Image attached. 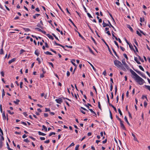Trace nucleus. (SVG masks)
I'll use <instances>...</instances> for the list:
<instances>
[{
	"label": "nucleus",
	"mask_w": 150,
	"mask_h": 150,
	"mask_svg": "<svg viewBox=\"0 0 150 150\" xmlns=\"http://www.w3.org/2000/svg\"><path fill=\"white\" fill-rule=\"evenodd\" d=\"M130 71L132 74L133 75L132 77L140 85H143L145 82L132 69H130Z\"/></svg>",
	"instance_id": "1"
},
{
	"label": "nucleus",
	"mask_w": 150,
	"mask_h": 150,
	"mask_svg": "<svg viewBox=\"0 0 150 150\" xmlns=\"http://www.w3.org/2000/svg\"><path fill=\"white\" fill-rule=\"evenodd\" d=\"M114 62L115 65L118 68H120L122 66V64L121 62L117 60H115Z\"/></svg>",
	"instance_id": "2"
},
{
	"label": "nucleus",
	"mask_w": 150,
	"mask_h": 150,
	"mask_svg": "<svg viewBox=\"0 0 150 150\" xmlns=\"http://www.w3.org/2000/svg\"><path fill=\"white\" fill-rule=\"evenodd\" d=\"M133 69L135 71H136L138 74H139L142 77H143V78H144L145 79L146 78V77L144 74H143V73L139 71H138L137 70L135 69Z\"/></svg>",
	"instance_id": "3"
},
{
	"label": "nucleus",
	"mask_w": 150,
	"mask_h": 150,
	"mask_svg": "<svg viewBox=\"0 0 150 150\" xmlns=\"http://www.w3.org/2000/svg\"><path fill=\"white\" fill-rule=\"evenodd\" d=\"M122 62L125 68H126L127 69H129V67L128 65L126 63L125 59L124 58H123L122 59Z\"/></svg>",
	"instance_id": "4"
},
{
	"label": "nucleus",
	"mask_w": 150,
	"mask_h": 150,
	"mask_svg": "<svg viewBox=\"0 0 150 150\" xmlns=\"http://www.w3.org/2000/svg\"><path fill=\"white\" fill-rule=\"evenodd\" d=\"M103 41V42L106 45V47H107L108 48V50L109 52H110V53L112 55H113V54H112V53L110 49V48L109 47V46H108V44L107 43L105 42V40H104L103 39V38H102L101 39Z\"/></svg>",
	"instance_id": "5"
},
{
	"label": "nucleus",
	"mask_w": 150,
	"mask_h": 150,
	"mask_svg": "<svg viewBox=\"0 0 150 150\" xmlns=\"http://www.w3.org/2000/svg\"><path fill=\"white\" fill-rule=\"evenodd\" d=\"M55 101L57 103L59 104H61L63 102L62 98H59L58 99H56Z\"/></svg>",
	"instance_id": "6"
},
{
	"label": "nucleus",
	"mask_w": 150,
	"mask_h": 150,
	"mask_svg": "<svg viewBox=\"0 0 150 150\" xmlns=\"http://www.w3.org/2000/svg\"><path fill=\"white\" fill-rule=\"evenodd\" d=\"M123 121L120 122V127L124 130H126V128L123 124Z\"/></svg>",
	"instance_id": "7"
},
{
	"label": "nucleus",
	"mask_w": 150,
	"mask_h": 150,
	"mask_svg": "<svg viewBox=\"0 0 150 150\" xmlns=\"http://www.w3.org/2000/svg\"><path fill=\"white\" fill-rule=\"evenodd\" d=\"M108 23L109 24V27H110H110H112V28L113 30H115V31H116V29H115V28L112 25V24H111V23H110V22L109 21H108Z\"/></svg>",
	"instance_id": "8"
},
{
	"label": "nucleus",
	"mask_w": 150,
	"mask_h": 150,
	"mask_svg": "<svg viewBox=\"0 0 150 150\" xmlns=\"http://www.w3.org/2000/svg\"><path fill=\"white\" fill-rule=\"evenodd\" d=\"M16 60V58H13L12 59H11V60H10L9 62H8V63L9 64H11L12 62H13L15 61Z\"/></svg>",
	"instance_id": "9"
},
{
	"label": "nucleus",
	"mask_w": 150,
	"mask_h": 150,
	"mask_svg": "<svg viewBox=\"0 0 150 150\" xmlns=\"http://www.w3.org/2000/svg\"><path fill=\"white\" fill-rule=\"evenodd\" d=\"M129 45L131 50L134 51V52H135L134 49L133 48V46H132V45L131 44V43H130V44H129Z\"/></svg>",
	"instance_id": "10"
},
{
	"label": "nucleus",
	"mask_w": 150,
	"mask_h": 150,
	"mask_svg": "<svg viewBox=\"0 0 150 150\" xmlns=\"http://www.w3.org/2000/svg\"><path fill=\"white\" fill-rule=\"evenodd\" d=\"M46 35L50 39H52V40H53L54 39V38L51 35L49 34H47Z\"/></svg>",
	"instance_id": "11"
},
{
	"label": "nucleus",
	"mask_w": 150,
	"mask_h": 150,
	"mask_svg": "<svg viewBox=\"0 0 150 150\" xmlns=\"http://www.w3.org/2000/svg\"><path fill=\"white\" fill-rule=\"evenodd\" d=\"M132 134L133 137H134V141H136L138 142L139 141L137 138L135 137V135L133 133H132Z\"/></svg>",
	"instance_id": "12"
},
{
	"label": "nucleus",
	"mask_w": 150,
	"mask_h": 150,
	"mask_svg": "<svg viewBox=\"0 0 150 150\" xmlns=\"http://www.w3.org/2000/svg\"><path fill=\"white\" fill-rule=\"evenodd\" d=\"M89 110L91 112L92 114H93V116H96L97 115L96 114V113L92 109H89Z\"/></svg>",
	"instance_id": "13"
},
{
	"label": "nucleus",
	"mask_w": 150,
	"mask_h": 150,
	"mask_svg": "<svg viewBox=\"0 0 150 150\" xmlns=\"http://www.w3.org/2000/svg\"><path fill=\"white\" fill-rule=\"evenodd\" d=\"M127 28H128L132 32H133V30L132 28L129 25H128L127 26Z\"/></svg>",
	"instance_id": "14"
},
{
	"label": "nucleus",
	"mask_w": 150,
	"mask_h": 150,
	"mask_svg": "<svg viewBox=\"0 0 150 150\" xmlns=\"http://www.w3.org/2000/svg\"><path fill=\"white\" fill-rule=\"evenodd\" d=\"M134 60L138 64H141V63L138 60L137 57H134Z\"/></svg>",
	"instance_id": "15"
},
{
	"label": "nucleus",
	"mask_w": 150,
	"mask_h": 150,
	"mask_svg": "<svg viewBox=\"0 0 150 150\" xmlns=\"http://www.w3.org/2000/svg\"><path fill=\"white\" fill-rule=\"evenodd\" d=\"M69 20L71 23L77 29H78V28H77V27L75 25V24H74V23H73V22L72 21V20L71 19L69 18Z\"/></svg>",
	"instance_id": "16"
},
{
	"label": "nucleus",
	"mask_w": 150,
	"mask_h": 150,
	"mask_svg": "<svg viewBox=\"0 0 150 150\" xmlns=\"http://www.w3.org/2000/svg\"><path fill=\"white\" fill-rule=\"evenodd\" d=\"M102 24L103 25V27H105L106 26H109V24H108L104 22V21L103 22Z\"/></svg>",
	"instance_id": "17"
},
{
	"label": "nucleus",
	"mask_w": 150,
	"mask_h": 150,
	"mask_svg": "<svg viewBox=\"0 0 150 150\" xmlns=\"http://www.w3.org/2000/svg\"><path fill=\"white\" fill-rule=\"evenodd\" d=\"M75 60L74 59H73L71 61V62L72 64L75 66V67H77V65L74 62H75Z\"/></svg>",
	"instance_id": "18"
},
{
	"label": "nucleus",
	"mask_w": 150,
	"mask_h": 150,
	"mask_svg": "<svg viewBox=\"0 0 150 150\" xmlns=\"http://www.w3.org/2000/svg\"><path fill=\"white\" fill-rule=\"evenodd\" d=\"M35 55H36L37 56H38L39 55V50H38L37 49L36 50L35 52Z\"/></svg>",
	"instance_id": "19"
},
{
	"label": "nucleus",
	"mask_w": 150,
	"mask_h": 150,
	"mask_svg": "<svg viewBox=\"0 0 150 150\" xmlns=\"http://www.w3.org/2000/svg\"><path fill=\"white\" fill-rule=\"evenodd\" d=\"M87 26H88V27L90 29V30H91V32L92 33H93V30L91 28L90 26L89 25V23H87Z\"/></svg>",
	"instance_id": "20"
},
{
	"label": "nucleus",
	"mask_w": 150,
	"mask_h": 150,
	"mask_svg": "<svg viewBox=\"0 0 150 150\" xmlns=\"http://www.w3.org/2000/svg\"><path fill=\"white\" fill-rule=\"evenodd\" d=\"M38 133L39 135L45 136L46 135L43 132H41L40 131H38Z\"/></svg>",
	"instance_id": "21"
},
{
	"label": "nucleus",
	"mask_w": 150,
	"mask_h": 150,
	"mask_svg": "<svg viewBox=\"0 0 150 150\" xmlns=\"http://www.w3.org/2000/svg\"><path fill=\"white\" fill-rule=\"evenodd\" d=\"M137 55L138 56V57L139 59L141 61V62H144V60L143 59L141 58V57L140 56H139L138 54H137Z\"/></svg>",
	"instance_id": "22"
},
{
	"label": "nucleus",
	"mask_w": 150,
	"mask_h": 150,
	"mask_svg": "<svg viewBox=\"0 0 150 150\" xmlns=\"http://www.w3.org/2000/svg\"><path fill=\"white\" fill-rule=\"evenodd\" d=\"M88 48L90 51V52H91V53H92L93 54V55H95V54L93 52V51H92V50H91V49L89 47H88Z\"/></svg>",
	"instance_id": "23"
},
{
	"label": "nucleus",
	"mask_w": 150,
	"mask_h": 150,
	"mask_svg": "<svg viewBox=\"0 0 150 150\" xmlns=\"http://www.w3.org/2000/svg\"><path fill=\"white\" fill-rule=\"evenodd\" d=\"M20 101L19 100L16 99V101H13V103L16 105H18V103H19L20 102Z\"/></svg>",
	"instance_id": "24"
},
{
	"label": "nucleus",
	"mask_w": 150,
	"mask_h": 150,
	"mask_svg": "<svg viewBox=\"0 0 150 150\" xmlns=\"http://www.w3.org/2000/svg\"><path fill=\"white\" fill-rule=\"evenodd\" d=\"M124 119H125V121L127 122V124L128 125H130V124L128 121L127 117L126 116H125V117Z\"/></svg>",
	"instance_id": "25"
},
{
	"label": "nucleus",
	"mask_w": 150,
	"mask_h": 150,
	"mask_svg": "<svg viewBox=\"0 0 150 150\" xmlns=\"http://www.w3.org/2000/svg\"><path fill=\"white\" fill-rule=\"evenodd\" d=\"M23 28L25 32H27L30 31V30L29 28Z\"/></svg>",
	"instance_id": "26"
},
{
	"label": "nucleus",
	"mask_w": 150,
	"mask_h": 150,
	"mask_svg": "<svg viewBox=\"0 0 150 150\" xmlns=\"http://www.w3.org/2000/svg\"><path fill=\"white\" fill-rule=\"evenodd\" d=\"M42 127H43V129H42V130H43V129H45V132H47V128L45 125H43L42 126Z\"/></svg>",
	"instance_id": "27"
},
{
	"label": "nucleus",
	"mask_w": 150,
	"mask_h": 150,
	"mask_svg": "<svg viewBox=\"0 0 150 150\" xmlns=\"http://www.w3.org/2000/svg\"><path fill=\"white\" fill-rule=\"evenodd\" d=\"M112 50L113 52L115 54V55L117 57H118V58H119V57L118 56L117 54V53L115 51V50L114 49V48H112Z\"/></svg>",
	"instance_id": "28"
},
{
	"label": "nucleus",
	"mask_w": 150,
	"mask_h": 150,
	"mask_svg": "<svg viewBox=\"0 0 150 150\" xmlns=\"http://www.w3.org/2000/svg\"><path fill=\"white\" fill-rule=\"evenodd\" d=\"M44 53L47 55H52L51 52H49V51H47L46 52H45Z\"/></svg>",
	"instance_id": "29"
},
{
	"label": "nucleus",
	"mask_w": 150,
	"mask_h": 150,
	"mask_svg": "<svg viewBox=\"0 0 150 150\" xmlns=\"http://www.w3.org/2000/svg\"><path fill=\"white\" fill-rule=\"evenodd\" d=\"M2 117H3V119L4 120H6V117L5 114V113H4V112L2 113Z\"/></svg>",
	"instance_id": "30"
},
{
	"label": "nucleus",
	"mask_w": 150,
	"mask_h": 150,
	"mask_svg": "<svg viewBox=\"0 0 150 150\" xmlns=\"http://www.w3.org/2000/svg\"><path fill=\"white\" fill-rule=\"evenodd\" d=\"M144 21V18H140V21L141 23H142Z\"/></svg>",
	"instance_id": "31"
},
{
	"label": "nucleus",
	"mask_w": 150,
	"mask_h": 150,
	"mask_svg": "<svg viewBox=\"0 0 150 150\" xmlns=\"http://www.w3.org/2000/svg\"><path fill=\"white\" fill-rule=\"evenodd\" d=\"M4 54V52L3 49L1 48V49L0 50V54Z\"/></svg>",
	"instance_id": "32"
},
{
	"label": "nucleus",
	"mask_w": 150,
	"mask_h": 150,
	"mask_svg": "<svg viewBox=\"0 0 150 150\" xmlns=\"http://www.w3.org/2000/svg\"><path fill=\"white\" fill-rule=\"evenodd\" d=\"M78 33L79 34V36L83 40H85L83 36L80 34L79 32H78Z\"/></svg>",
	"instance_id": "33"
},
{
	"label": "nucleus",
	"mask_w": 150,
	"mask_h": 150,
	"mask_svg": "<svg viewBox=\"0 0 150 150\" xmlns=\"http://www.w3.org/2000/svg\"><path fill=\"white\" fill-rule=\"evenodd\" d=\"M5 92H4V89H3L2 91V98H3V97L4 96H5Z\"/></svg>",
	"instance_id": "34"
},
{
	"label": "nucleus",
	"mask_w": 150,
	"mask_h": 150,
	"mask_svg": "<svg viewBox=\"0 0 150 150\" xmlns=\"http://www.w3.org/2000/svg\"><path fill=\"white\" fill-rule=\"evenodd\" d=\"M88 63H89V64H90V65H91V66L92 67V68L95 71H96V69L94 67L93 65L91 64L89 62H88Z\"/></svg>",
	"instance_id": "35"
},
{
	"label": "nucleus",
	"mask_w": 150,
	"mask_h": 150,
	"mask_svg": "<svg viewBox=\"0 0 150 150\" xmlns=\"http://www.w3.org/2000/svg\"><path fill=\"white\" fill-rule=\"evenodd\" d=\"M6 144L7 146V148L8 150H13V149L10 148V147H9V145L8 142H6Z\"/></svg>",
	"instance_id": "36"
},
{
	"label": "nucleus",
	"mask_w": 150,
	"mask_h": 150,
	"mask_svg": "<svg viewBox=\"0 0 150 150\" xmlns=\"http://www.w3.org/2000/svg\"><path fill=\"white\" fill-rule=\"evenodd\" d=\"M1 138H0V141H3L4 140V137L2 135H0Z\"/></svg>",
	"instance_id": "37"
},
{
	"label": "nucleus",
	"mask_w": 150,
	"mask_h": 150,
	"mask_svg": "<svg viewBox=\"0 0 150 150\" xmlns=\"http://www.w3.org/2000/svg\"><path fill=\"white\" fill-rule=\"evenodd\" d=\"M144 98H145L148 101V99H147V96H146V95L145 96V95H143L142 96V99H144Z\"/></svg>",
	"instance_id": "38"
},
{
	"label": "nucleus",
	"mask_w": 150,
	"mask_h": 150,
	"mask_svg": "<svg viewBox=\"0 0 150 150\" xmlns=\"http://www.w3.org/2000/svg\"><path fill=\"white\" fill-rule=\"evenodd\" d=\"M91 39L93 41V42H94V44L96 45H97V43L96 42V41L95 39H94V38L92 37H91Z\"/></svg>",
	"instance_id": "39"
},
{
	"label": "nucleus",
	"mask_w": 150,
	"mask_h": 150,
	"mask_svg": "<svg viewBox=\"0 0 150 150\" xmlns=\"http://www.w3.org/2000/svg\"><path fill=\"white\" fill-rule=\"evenodd\" d=\"M136 33L139 36H140V37H142V34H141V33H140L139 31L138 30H137L136 31Z\"/></svg>",
	"instance_id": "40"
},
{
	"label": "nucleus",
	"mask_w": 150,
	"mask_h": 150,
	"mask_svg": "<svg viewBox=\"0 0 150 150\" xmlns=\"http://www.w3.org/2000/svg\"><path fill=\"white\" fill-rule=\"evenodd\" d=\"M74 145V144L73 142L67 148L66 150L69 147L73 146Z\"/></svg>",
	"instance_id": "41"
},
{
	"label": "nucleus",
	"mask_w": 150,
	"mask_h": 150,
	"mask_svg": "<svg viewBox=\"0 0 150 150\" xmlns=\"http://www.w3.org/2000/svg\"><path fill=\"white\" fill-rule=\"evenodd\" d=\"M139 69L141 70H142V71H144V69H143V67L141 65H139Z\"/></svg>",
	"instance_id": "42"
},
{
	"label": "nucleus",
	"mask_w": 150,
	"mask_h": 150,
	"mask_svg": "<svg viewBox=\"0 0 150 150\" xmlns=\"http://www.w3.org/2000/svg\"><path fill=\"white\" fill-rule=\"evenodd\" d=\"M55 132H52L50 133L49 134V137H50V136H52V135H55Z\"/></svg>",
	"instance_id": "43"
},
{
	"label": "nucleus",
	"mask_w": 150,
	"mask_h": 150,
	"mask_svg": "<svg viewBox=\"0 0 150 150\" xmlns=\"http://www.w3.org/2000/svg\"><path fill=\"white\" fill-rule=\"evenodd\" d=\"M133 41L134 42V43H135V44L137 46H138V43H137V42L136 41V39H133Z\"/></svg>",
	"instance_id": "44"
},
{
	"label": "nucleus",
	"mask_w": 150,
	"mask_h": 150,
	"mask_svg": "<svg viewBox=\"0 0 150 150\" xmlns=\"http://www.w3.org/2000/svg\"><path fill=\"white\" fill-rule=\"evenodd\" d=\"M98 107L99 108H100V110H101V108L100 104V102L99 101L98 102Z\"/></svg>",
	"instance_id": "45"
},
{
	"label": "nucleus",
	"mask_w": 150,
	"mask_h": 150,
	"mask_svg": "<svg viewBox=\"0 0 150 150\" xmlns=\"http://www.w3.org/2000/svg\"><path fill=\"white\" fill-rule=\"evenodd\" d=\"M118 111L120 114V115H122V113L120 109V108H119L118 109Z\"/></svg>",
	"instance_id": "46"
},
{
	"label": "nucleus",
	"mask_w": 150,
	"mask_h": 150,
	"mask_svg": "<svg viewBox=\"0 0 150 150\" xmlns=\"http://www.w3.org/2000/svg\"><path fill=\"white\" fill-rule=\"evenodd\" d=\"M35 29L38 30V31L39 32H41L42 31V30H41L40 29L38 28H35Z\"/></svg>",
	"instance_id": "47"
},
{
	"label": "nucleus",
	"mask_w": 150,
	"mask_h": 150,
	"mask_svg": "<svg viewBox=\"0 0 150 150\" xmlns=\"http://www.w3.org/2000/svg\"><path fill=\"white\" fill-rule=\"evenodd\" d=\"M87 13V15L88 16L89 18H93V17L91 15L88 13V12Z\"/></svg>",
	"instance_id": "48"
},
{
	"label": "nucleus",
	"mask_w": 150,
	"mask_h": 150,
	"mask_svg": "<svg viewBox=\"0 0 150 150\" xmlns=\"http://www.w3.org/2000/svg\"><path fill=\"white\" fill-rule=\"evenodd\" d=\"M123 55L124 57L126 58V59H127V60H128V57H127V56L126 54H123Z\"/></svg>",
	"instance_id": "49"
},
{
	"label": "nucleus",
	"mask_w": 150,
	"mask_h": 150,
	"mask_svg": "<svg viewBox=\"0 0 150 150\" xmlns=\"http://www.w3.org/2000/svg\"><path fill=\"white\" fill-rule=\"evenodd\" d=\"M114 42L115 44V45L117 46V48H119V45H118V44L117 43V42L116 41H114Z\"/></svg>",
	"instance_id": "50"
},
{
	"label": "nucleus",
	"mask_w": 150,
	"mask_h": 150,
	"mask_svg": "<svg viewBox=\"0 0 150 150\" xmlns=\"http://www.w3.org/2000/svg\"><path fill=\"white\" fill-rule=\"evenodd\" d=\"M112 89H113L112 84V83H111L110 86V91H112Z\"/></svg>",
	"instance_id": "51"
},
{
	"label": "nucleus",
	"mask_w": 150,
	"mask_h": 150,
	"mask_svg": "<svg viewBox=\"0 0 150 150\" xmlns=\"http://www.w3.org/2000/svg\"><path fill=\"white\" fill-rule=\"evenodd\" d=\"M79 145L78 144L76 145V147L75 148V150H79Z\"/></svg>",
	"instance_id": "52"
},
{
	"label": "nucleus",
	"mask_w": 150,
	"mask_h": 150,
	"mask_svg": "<svg viewBox=\"0 0 150 150\" xmlns=\"http://www.w3.org/2000/svg\"><path fill=\"white\" fill-rule=\"evenodd\" d=\"M57 5L59 7V8L60 9V10L62 11V12H64L63 11L62 9L61 6L59 5V4H57Z\"/></svg>",
	"instance_id": "53"
},
{
	"label": "nucleus",
	"mask_w": 150,
	"mask_h": 150,
	"mask_svg": "<svg viewBox=\"0 0 150 150\" xmlns=\"http://www.w3.org/2000/svg\"><path fill=\"white\" fill-rule=\"evenodd\" d=\"M109 112H110V117L111 119H112V114L110 110H109Z\"/></svg>",
	"instance_id": "54"
},
{
	"label": "nucleus",
	"mask_w": 150,
	"mask_h": 150,
	"mask_svg": "<svg viewBox=\"0 0 150 150\" xmlns=\"http://www.w3.org/2000/svg\"><path fill=\"white\" fill-rule=\"evenodd\" d=\"M23 141L24 142H27V143H28L30 142V141L28 139H24L23 140Z\"/></svg>",
	"instance_id": "55"
},
{
	"label": "nucleus",
	"mask_w": 150,
	"mask_h": 150,
	"mask_svg": "<svg viewBox=\"0 0 150 150\" xmlns=\"http://www.w3.org/2000/svg\"><path fill=\"white\" fill-rule=\"evenodd\" d=\"M48 63L50 65H51L52 68H54V65H53V64L52 62H48Z\"/></svg>",
	"instance_id": "56"
},
{
	"label": "nucleus",
	"mask_w": 150,
	"mask_h": 150,
	"mask_svg": "<svg viewBox=\"0 0 150 150\" xmlns=\"http://www.w3.org/2000/svg\"><path fill=\"white\" fill-rule=\"evenodd\" d=\"M36 60H37L38 61V63H39V64H40L41 63V61L40 60V58H39L38 57V58H37Z\"/></svg>",
	"instance_id": "57"
},
{
	"label": "nucleus",
	"mask_w": 150,
	"mask_h": 150,
	"mask_svg": "<svg viewBox=\"0 0 150 150\" xmlns=\"http://www.w3.org/2000/svg\"><path fill=\"white\" fill-rule=\"evenodd\" d=\"M41 70L42 72V73L45 74L46 73V71H45V69L43 68H42Z\"/></svg>",
	"instance_id": "58"
},
{
	"label": "nucleus",
	"mask_w": 150,
	"mask_h": 150,
	"mask_svg": "<svg viewBox=\"0 0 150 150\" xmlns=\"http://www.w3.org/2000/svg\"><path fill=\"white\" fill-rule=\"evenodd\" d=\"M116 118L117 119L119 120L120 122L122 121V120H121V119L117 115H116Z\"/></svg>",
	"instance_id": "59"
},
{
	"label": "nucleus",
	"mask_w": 150,
	"mask_h": 150,
	"mask_svg": "<svg viewBox=\"0 0 150 150\" xmlns=\"http://www.w3.org/2000/svg\"><path fill=\"white\" fill-rule=\"evenodd\" d=\"M139 30L141 33L142 34H143V35H146L145 33H144L143 31H142V30Z\"/></svg>",
	"instance_id": "60"
},
{
	"label": "nucleus",
	"mask_w": 150,
	"mask_h": 150,
	"mask_svg": "<svg viewBox=\"0 0 150 150\" xmlns=\"http://www.w3.org/2000/svg\"><path fill=\"white\" fill-rule=\"evenodd\" d=\"M120 47L121 49L123 51H125V49L123 47H122L121 46H120Z\"/></svg>",
	"instance_id": "61"
},
{
	"label": "nucleus",
	"mask_w": 150,
	"mask_h": 150,
	"mask_svg": "<svg viewBox=\"0 0 150 150\" xmlns=\"http://www.w3.org/2000/svg\"><path fill=\"white\" fill-rule=\"evenodd\" d=\"M50 108H45V112H47L48 111H50Z\"/></svg>",
	"instance_id": "62"
},
{
	"label": "nucleus",
	"mask_w": 150,
	"mask_h": 150,
	"mask_svg": "<svg viewBox=\"0 0 150 150\" xmlns=\"http://www.w3.org/2000/svg\"><path fill=\"white\" fill-rule=\"evenodd\" d=\"M147 103H146V101H145L144 102V106L145 107H146V106L147 105Z\"/></svg>",
	"instance_id": "63"
},
{
	"label": "nucleus",
	"mask_w": 150,
	"mask_h": 150,
	"mask_svg": "<svg viewBox=\"0 0 150 150\" xmlns=\"http://www.w3.org/2000/svg\"><path fill=\"white\" fill-rule=\"evenodd\" d=\"M145 87L148 89L149 90L150 88V86H147V85H145Z\"/></svg>",
	"instance_id": "64"
}]
</instances>
